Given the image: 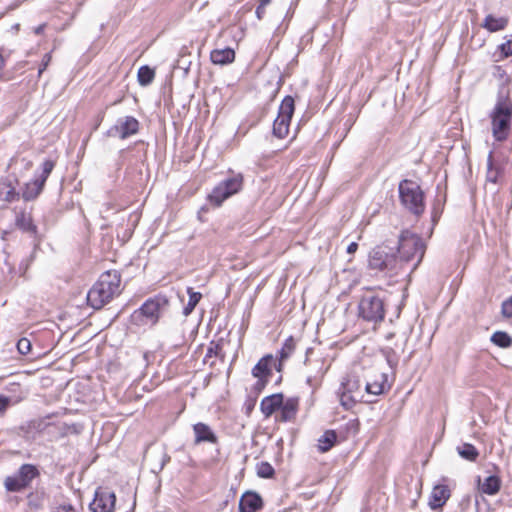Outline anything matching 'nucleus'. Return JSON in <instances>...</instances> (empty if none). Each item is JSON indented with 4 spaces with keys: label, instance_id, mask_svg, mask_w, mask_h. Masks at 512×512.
<instances>
[{
    "label": "nucleus",
    "instance_id": "f257e3e1",
    "mask_svg": "<svg viewBox=\"0 0 512 512\" xmlns=\"http://www.w3.org/2000/svg\"><path fill=\"white\" fill-rule=\"evenodd\" d=\"M300 409L298 396L285 397L283 393H274L265 396L260 402L263 416L274 418L277 423H294Z\"/></svg>",
    "mask_w": 512,
    "mask_h": 512
},
{
    "label": "nucleus",
    "instance_id": "f03ea898",
    "mask_svg": "<svg viewBox=\"0 0 512 512\" xmlns=\"http://www.w3.org/2000/svg\"><path fill=\"white\" fill-rule=\"evenodd\" d=\"M122 277L118 270L103 272L87 294L88 304L98 310L111 302L122 292Z\"/></svg>",
    "mask_w": 512,
    "mask_h": 512
},
{
    "label": "nucleus",
    "instance_id": "7ed1b4c3",
    "mask_svg": "<svg viewBox=\"0 0 512 512\" xmlns=\"http://www.w3.org/2000/svg\"><path fill=\"white\" fill-rule=\"evenodd\" d=\"M363 290L364 293L358 302V317L375 325L380 324L386 314L384 299L371 287Z\"/></svg>",
    "mask_w": 512,
    "mask_h": 512
},
{
    "label": "nucleus",
    "instance_id": "20e7f679",
    "mask_svg": "<svg viewBox=\"0 0 512 512\" xmlns=\"http://www.w3.org/2000/svg\"><path fill=\"white\" fill-rule=\"evenodd\" d=\"M491 132L497 142L508 139L512 126V102L509 99L497 101L490 113Z\"/></svg>",
    "mask_w": 512,
    "mask_h": 512
},
{
    "label": "nucleus",
    "instance_id": "39448f33",
    "mask_svg": "<svg viewBox=\"0 0 512 512\" xmlns=\"http://www.w3.org/2000/svg\"><path fill=\"white\" fill-rule=\"evenodd\" d=\"M399 198L401 204L416 216L425 211V194L421 186L410 179H404L399 183Z\"/></svg>",
    "mask_w": 512,
    "mask_h": 512
},
{
    "label": "nucleus",
    "instance_id": "423d86ee",
    "mask_svg": "<svg viewBox=\"0 0 512 512\" xmlns=\"http://www.w3.org/2000/svg\"><path fill=\"white\" fill-rule=\"evenodd\" d=\"M425 249L426 246L420 236L409 230L402 231L398 245L399 259L401 261L409 262L416 259V265H418L424 256Z\"/></svg>",
    "mask_w": 512,
    "mask_h": 512
},
{
    "label": "nucleus",
    "instance_id": "0eeeda50",
    "mask_svg": "<svg viewBox=\"0 0 512 512\" xmlns=\"http://www.w3.org/2000/svg\"><path fill=\"white\" fill-rule=\"evenodd\" d=\"M243 186L241 174L227 178L215 186L207 196L208 202L215 208L220 207L225 200L238 193Z\"/></svg>",
    "mask_w": 512,
    "mask_h": 512
},
{
    "label": "nucleus",
    "instance_id": "6e6552de",
    "mask_svg": "<svg viewBox=\"0 0 512 512\" xmlns=\"http://www.w3.org/2000/svg\"><path fill=\"white\" fill-rule=\"evenodd\" d=\"M40 475L35 465L23 464L16 473L4 479V487L8 492H22L31 486L32 481Z\"/></svg>",
    "mask_w": 512,
    "mask_h": 512
},
{
    "label": "nucleus",
    "instance_id": "1a4fd4ad",
    "mask_svg": "<svg viewBox=\"0 0 512 512\" xmlns=\"http://www.w3.org/2000/svg\"><path fill=\"white\" fill-rule=\"evenodd\" d=\"M56 166V161L46 159L41 165L42 172L39 177L26 182L21 189V197L24 201H34L44 190L46 181Z\"/></svg>",
    "mask_w": 512,
    "mask_h": 512
},
{
    "label": "nucleus",
    "instance_id": "9d476101",
    "mask_svg": "<svg viewBox=\"0 0 512 512\" xmlns=\"http://www.w3.org/2000/svg\"><path fill=\"white\" fill-rule=\"evenodd\" d=\"M295 111V102L292 96H285L282 100L278 115L273 123V134L283 139L289 134L290 123Z\"/></svg>",
    "mask_w": 512,
    "mask_h": 512
},
{
    "label": "nucleus",
    "instance_id": "9b49d317",
    "mask_svg": "<svg viewBox=\"0 0 512 512\" xmlns=\"http://www.w3.org/2000/svg\"><path fill=\"white\" fill-rule=\"evenodd\" d=\"M398 257L386 247L377 246L369 254L368 265L372 270L384 271L396 268Z\"/></svg>",
    "mask_w": 512,
    "mask_h": 512
},
{
    "label": "nucleus",
    "instance_id": "f8f14e48",
    "mask_svg": "<svg viewBox=\"0 0 512 512\" xmlns=\"http://www.w3.org/2000/svg\"><path fill=\"white\" fill-rule=\"evenodd\" d=\"M14 213V225L17 229L28 233L32 236H36L38 233L37 225L34 223L32 216V209L27 207L15 206L13 208Z\"/></svg>",
    "mask_w": 512,
    "mask_h": 512
},
{
    "label": "nucleus",
    "instance_id": "ddd939ff",
    "mask_svg": "<svg viewBox=\"0 0 512 512\" xmlns=\"http://www.w3.org/2000/svg\"><path fill=\"white\" fill-rule=\"evenodd\" d=\"M116 495L106 488H98L93 501L90 503L92 512H114Z\"/></svg>",
    "mask_w": 512,
    "mask_h": 512
},
{
    "label": "nucleus",
    "instance_id": "4468645a",
    "mask_svg": "<svg viewBox=\"0 0 512 512\" xmlns=\"http://www.w3.org/2000/svg\"><path fill=\"white\" fill-rule=\"evenodd\" d=\"M508 163V158L498 159L495 157L494 152L491 151L487 158V182L497 184L503 177L505 172V166Z\"/></svg>",
    "mask_w": 512,
    "mask_h": 512
},
{
    "label": "nucleus",
    "instance_id": "2eb2a0df",
    "mask_svg": "<svg viewBox=\"0 0 512 512\" xmlns=\"http://www.w3.org/2000/svg\"><path fill=\"white\" fill-rule=\"evenodd\" d=\"M196 444L218 445L216 432L207 424L199 422L193 425Z\"/></svg>",
    "mask_w": 512,
    "mask_h": 512
},
{
    "label": "nucleus",
    "instance_id": "dca6fc26",
    "mask_svg": "<svg viewBox=\"0 0 512 512\" xmlns=\"http://www.w3.org/2000/svg\"><path fill=\"white\" fill-rule=\"evenodd\" d=\"M43 425V430L49 437V439H59L62 438L69 433H72L75 431L73 426L68 425L67 423L63 422L62 420H56L54 422H43L41 421L39 423V427Z\"/></svg>",
    "mask_w": 512,
    "mask_h": 512
},
{
    "label": "nucleus",
    "instance_id": "f3484780",
    "mask_svg": "<svg viewBox=\"0 0 512 512\" xmlns=\"http://www.w3.org/2000/svg\"><path fill=\"white\" fill-rule=\"evenodd\" d=\"M166 303L165 299L159 297L149 298L139 308V312L149 319L152 324H155L159 320L161 307Z\"/></svg>",
    "mask_w": 512,
    "mask_h": 512
},
{
    "label": "nucleus",
    "instance_id": "a211bd4d",
    "mask_svg": "<svg viewBox=\"0 0 512 512\" xmlns=\"http://www.w3.org/2000/svg\"><path fill=\"white\" fill-rule=\"evenodd\" d=\"M450 496L451 491L447 485H436L430 493L428 505L434 511H441Z\"/></svg>",
    "mask_w": 512,
    "mask_h": 512
},
{
    "label": "nucleus",
    "instance_id": "6ab92c4d",
    "mask_svg": "<svg viewBox=\"0 0 512 512\" xmlns=\"http://www.w3.org/2000/svg\"><path fill=\"white\" fill-rule=\"evenodd\" d=\"M18 179L9 176L0 178V201L13 202L20 198L17 191Z\"/></svg>",
    "mask_w": 512,
    "mask_h": 512
},
{
    "label": "nucleus",
    "instance_id": "aec40b11",
    "mask_svg": "<svg viewBox=\"0 0 512 512\" xmlns=\"http://www.w3.org/2000/svg\"><path fill=\"white\" fill-rule=\"evenodd\" d=\"M264 506L262 497L254 491H246L239 500L240 512H258Z\"/></svg>",
    "mask_w": 512,
    "mask_h": 512
},
{
    "label": "nucleus",
    "instance_id": "412c9836",
    "mask_svg": "<svg viewBox=\"0 0 512 512\" xmlns=\"http://www.w3.org/2000/svg\"><path fill=\"white\" fill-rule=\"evenodd\" d=\"M139 125L135 117L126 116L114 127V130L121 139H126L139 131Z\"/></svg>",
    "mask_w": 512,
    "mask_h": 512
},
{
    "label": "nucleus",
    "instance_id": "4be33fe9",
    "mask_svg": "<svg viewBox=\"0 0 512 512\" xmlns=\"http://www.w3.org/2000/svg\"><path fill=\"white\" fill-rule=\"evenodd\" d=\"M478 489L482 494L493 496L496 495L502 486V480L499 475H491L485 479L477 478Z\"/></svg>",
    "mask_w": 512,
    "mask_h": 512
},
{
    "label": "nucleus",
    "instance_id": "5701e85b",
    "mask_svg": "<svg viewBox=\"0 0 512 512\" xmlns=\"http://www.w3.org/2000/svg\"><path fill=\"white\" fill-rule=\"evenodd\" d=\"M273 362V356L267 354L263 356L257 364L252 368V375L255 378L269 379L272 376L271 364Z\"/></svg>",
    "mask_w": 512,
    "mask_h": 512
},
{
    "label": "nucleus",
    "instance_id": "b1692460",
    "mask_svg": "<svg viewBox=\"0 0 512 512\" xmlns=\"http://www.w3.org/2000/svg\"><path fill=\"white\" fill-rule=\"evenodd\" d=\"M235 51L232 48L214 49L210 52V60L215 65H227L235 61Z\"/></svg>",
    "mask_w": 512,
    "mask_h": 512
},
{
    "label": "nucleus",
    "instance_id": "393cba45",
    "mask_svg": "<svg viewBox=\"0 0 512 512\" xmlns=\"http://www.w3.org/2000/svg\"><path fill=\"white\" fill-rule=\"evenodd\" d=\"M509 24V18L506 16L496 17L492 14H488L481 26L491 33L504 30Z\"/></svg>",
    "mask_w": 512,
    "mask_h": 512
},
{
    "label": "nucleus",
    "instance_id": "a878e982",
    "mask_svg": "<svg viewBox=\"0 0 512 512\" xmlns=\"http://www.w3.org/2000/svg\"><path fill=\"white\" fill-rule=\"evenodd\" d=\"M388 388L387 377L384 373H376L371 381L366 383V391L369 394L380 395Z\"/></svg>",
    "mask_w": 512,
    "mask_h": 512
},
{
    "label": "nucleus",
    "instance_id": "bb28decb",
    "mask_svg": "<svg viewBox=\"0 0 512 512\" xmlns=\"http://www.w3.org/2000/svg\"><path fill=\"white\" fill-rule=\"evenodd\" d=\"M225 339L219 338L217 340H212L209 343V346L207 348L206 355L204 357V362H207L210 358H219L220 360L224 361L225 359V352H224V346H225Z\"/></svg>",
    "mask_w": 512,
    "mask_h": 512
},
{
    "label": "nucleus",
    "instance_id": "cd10ccee",
    "mask_svg": "<svg viewBox=\"0 0 512 512\" xmlns=\"http://www.w3.org/2000/svg\"><path fill=\"white\" fill-rule=\"evenodd\" d=\"M360 430V421L358 418L348 420L340 429V440L345 441L350 437H354Z\"/></svg>",
    "mask_w": 512,
    "mask_h": 512
},
{
    "label": "nucleus",
    "instance_id": "c85d7f7f",
    "mask_svg": "<svg viewBox=\"0 0 512 512\" xmlns=\"http://www.w3.org/2000/svg\"><path fill=\"white\" fill-rule=\"evenodd\" d=\"M491 342L500 348L512 346V337L504 331H496L491 336Z\"/></svg>",
    "mask_w": 512,
    "mask_h": 512
},
{
    "label": "nucleus",
    "instance_id": "c756f323",
    "mask_svg": "<svg viewBox=\"0 0 512 512\" xmlns=\"http://www.w3.org/2000/svg\"><path fill=\"white\" fill-rule=\"evenodd\" d=\"M155 78V71L154 69L150 68L147 65L141 66L137 73V79L140 85L147 86Z\"/></svg>",
    "mask_w": 512,
    "mask_h": 512
},
{
    "label": "nucleus",
    "instance_id": "7c9ffc66",
    "mask_svg": "<svg viewBox=\"0 0 512 512\" xmlns=\"http://www.w3.org/2000/svg\"><path fill=\"white\" fill-rule=\"evenodd\" d=\"M319 442L324 445L323 448H331L342 442L340 440V432L337 433L335 430H326L319 439Z\"/></svg>",
    "mask_w": 512,
    "mask_h": 512
},
{
    "label": "nucleus",
    "instance_id": "2f4dec72",
    "mask_svg": "<svg viewBox=\"0 0 512 512\" xmlns=\"http://www.w3.org/2000/svg\"><path fill=\"white\" fill-rule=\"evenodd\" d=\"M187 294L189 295L188 303L184 307L183 313L188 316L193 312L197 304L200 302L202 298V294L200 292H195L192 287L187 288Z\"/></svg>",
    "mask_w": 512,
    "mask_h": 512
},
{
    "label": "nucleus",
    "instance_id": "473e14b6",
    "mask_svg": "<svg viewBox=\"0 0 512 512\" xmlns=\"http://www.w3.org/2000/svg\"><path fill=\"white\" fill-rule=\"evenodd\" d=\"M296 348V341L293 336H289L283 343L279 351L280 363L288 359Z\"/></svg>",
    "mask_w": 512,
    "mask_h": 512
},
{
    "label": "nucleus",
    "instance_id": "72a5a7b5",
    "mask_svg": "<svg viewBox=\"0 0 512 512\" xmlns=\"http://www.w3.org/2000/svg\"><path fill=\"white\" fill-rule=\"evenodd\" d=\"M340 391H345L348 394H355L360 390L359 380L352 376H346L341 382Z\"/></svg>",
    "mask_w": 512,
    "mask_h": 512
},
{
    "label": "nucleus",
    "instance_id": "f704fd0d",
    "mask_svg": "<svg viewBox=\"0 0 512 512\" xmlns=\"http://www.w3.org/2000/svg\"><path fill=\"white\" fill-rule=\"evenodd\" d=\"M256 472L260 478L270 479L275 475L274 468L269 462L261 461L256 464Z\"/></svg>",
    "mask_w": 512,
    "mask_h": 512
},
{
    "label": "nucleus",
    "instance_id": "c9c22d12",
    "mask_svg": "<svg viewBox=\"0 0 512 512\" xmlns=\"http://www.w3.org/2000/svg\"><path fill=\"white\" fill-rule=\"evenodd\" d=\"M339 396H340V403L341 405L345 408V409H350L352 408L357 400L355 398V395L353 394H348L347 392L345 391H340L339 390Z\"/></svg>",
    "mask_w": 512,
    "mask_h": 512
},
{
    "label": "nucleus",
    "instance_id": "e433bc0d",
    "mask_svg": "<svg viewBox=\"0 0 512 512\" xmlns=\"http://www.w3.org/2000/svg\"><path fill=\"white\" fill-rule=\"evenodd\" d=\"M501 314L504 318H512V295L502 302Z\"/></svg>",
    "mask_w": 512,
    "mask_h": 512
},
{
    "label": "nucleus",
    "instance_id": "4c0bfd02",
    "mask_svg": "<svg viewBox=\"0 0 512 512\" xmlns=\"http://www.w3.org/2000/svg\"><path fill=\"white\" fill-rule=\"evenodd\" d=\"M17 349L22 355H27L31 351V342L27 338H21L17 342Z\"/></svg>",
    "mask_w": 512,
    "mask_h": 512
},
{
    "label": "nucleus",
    "instance_id": "58836bf2",
    "mask_svg": "<svg viewBox=\"0 0 512 512\" xmlns=\"http://www.w3.org/2000/svg\"><path fill=\"white\" fill-rule=\"evenodd\" d=\"M499 50L501 52V59L512 56V39L500 44Z\"/></svg>",
    "mask_w": 512,
    "mask_h": 512
},
{
    "label": "nucleus",
    "instance_id": "ea45409f",
    "mask_svg": "<svg viewBox=\"0 0 512 512\" xmlns=\"http://www.w3.org/2000/svg\"><path fill=\"white\" fill-rule=\"evenodd\" d=\"M28 504L32 508H39L41 506V499L37 492H31L27 496Z\"/></svg>",
    "mask_w": 512,
    "mask_h": 512
},
{
    "label": "nucleus",
    "instance_id": "a19ab883",
    "mask_svg": "<svg viewBox=\"0 0 512 512\" xmlns=\"http://www.w3.org/2000/svg\"><path fill=\"white\" fill-rule=\"evenodd\" d=\"M460 456L468 461H475L479 455L477 450H459Z\"/></svg>",
    "mask_w": 512,
    "mask_h": 512
},
{
    "label": "nucleus",
    "instance_id": "79ce46f5",
    "mask_svg": "<svg viewBox=\"0 0 512 512\" xmlns=\"http://www.w3.org/2000/svg\"><path fill=\"white\" fill-rule=\"evenodd\" d=\"M268 382L269 379L257 378L256 383L253 385V391L256 394H260L264 390Z\"/></svg>",
    "mask_w": 512,
    "mask_h": 512
},
{
    "label": "nucleus",
    "instance_id": "37998d69",
    "mask_svg": "<svg viewBox=\"0 0 512 512\" xmlns=\"http://www.w3.org/2000/svg\"><path fill=\"white\" fill-rule=\"evenodd\" d=\"M52 60V56L50 53H46L43 58L42 62L40 64V67L38 69V75L41 76V74L47 69L48 65L50 64Z\"/></svg>",
    "mask_w": 512,
    "mask_h": 512
},
{
    "label": "nucleus",
    "instance_id": "c03bdc74",
    "mask_svg": "<svg viewBox=\"0 0 512 512\" xmlns=\"http://www.w3.org/2000/svg\"><path fill=\"white\" fill-rule=\"evenodd\" d=\"M11 404V399L7 396L0 395V414L4 415Z\"/></svg>",
    "mask_w": 512,
    "mask_h": 512
},
{
    "label": "nucleus",
    "instance_id": "a18cd8bd",
    "mask_svg": "<svg viewBox=\"0 0 512 512\" xmlns=\"http://www.w3.org/2000/svg\"><path fill=\"white\" fill-rule=\"evenodd\" d=\"M271 2V0H260L259 5L256 8V15L258 19H262L265 13L266 6Z\"/></svg>",
    "mask_w": 512,
    "mask_h": 512
},
{
    "label": "nucleus",
    "instance_id": "49530a36",
    "mask_svg": "<svg viewBox=\"0 0 512 512\" xmlns=\"http://www.w3.org/2000/svg\"><path fill=\"white\" fill-rule=\"evenodd\" d=\"M6 73V59L2 52L0 51V81L5 79Z\"/></svg>",
    "mask_w": 512,
    "mask_h": 512
},
{
    "label": "nucleus",
    "instance_id": "de8ad7c7",
    "mask_svg": "<svg viewBox=\"0 0 512 512\" xmlns=\"http://www.w3.org/2000/svg\"><path fill=\"white\" fill-rule=\"evenodd\" d=\"M53 512H78L72 505H60Z\"/></svg>",
    "mask_w": 512,
    "mask_h": 512
},
{
    "label": "nucleus",
    "instance_id": "09e8293b",
    "mask_svg": "<svg viewBox=\"0 0 512 512\" xmlns=\"http://www.w3.org/2000/svg\"><path fill=\"white\" fill-rule=\"evenodd\" d=\"M358 249V244L356 242H352L347 247L348 254H354Z\"/></svg>",
    "mask_w": 512,
    "mask_h": 512
},
{
    "label": "nucleus",
    "instance_id": "8fccbe9b",
    "mask_svg": "<svg viewBox=\"0 0 512 512\" xmlns=\"http://www.w3.org/2000/svg\"><path fill=\"white\" fill-rule=\"evenodd\" d=\"M255 402H256L255 399L249 401V403L247 404V410L248 411H250V410H252L254 408Z\"/></svg>",
    "mask_w": 512,
    "mask_h": 512
},
{
    "label": "nucleus",
    "instance_id": "3c124183",
    "mask_svg": "<svg viewBox=\"0 0 512 512\" xmlns=\"http://www.w3.org/2000/svg\"><path fill=\"white\" fill-rule=\"evenodd\" d=\"M10 386L11 388H9V391H16V389H20L19 383H12Z\"/></svg>",
    "mask_w": 512,
    "mask_h": 512
},
{
    "label": "nucleus",
    "instance_id": "603ef678",
    "mask_svg": "<svg viewBox=\"0 0 512 512\" xmlns=\"http://www.w3.org/2000/svg\"><path fill=\"white\" fill-rule=\"evenodd\" d=\"M33 166V162L31 160H27L26 161V169L29 170L31 169Z\"/></svg>",
    "mask_w": 512,
    "mask_h": 512
},
{
    "label": "nucleus",
    "instance_id": "864d4df0",
    "mask_svg": "<svg viewBox=\"0 0 512 512\" xmlns=\"http://www.w3.org/2000/svg\"><path fill=\"white\" fill-rule=\"evenodd\" d=\"M24 399L23 396H19L17 399L14 400V403H19Z\"/></svg>",
    "mask_w": 512,
    "mask_h": 512
},
{
    "label": "nucleus",
    "instance_id": "5fc2aeb1",
    "mask_svg": "<svg viewBox=\"0 0 512 512\" xmlns=\"http://www.w3.org/2000/svg\"><path fill=\"white\" fill-rule=\"evenodd\" d=\"M464 448H468V449H471V448H474L471 444H465L464 445Z\"/></svg>",
    "mask_w": 512,
    "mask_h": 512
},
{
    "label": "nucleus",
    "instance_id": "6e6d98bb",
    "mask_svg": "<svg viewBox=\"0 0 512 512\" xmlns=\"http://www.w3.org/2000/svg\"><path fill=\"white\" fill-rule=\"evenodd\" d=\"M280 457H281V453H280V451H278L277 452V460L280 459Z\"/></svg>",
    "mask_w": 512,
    "mask_h": 512
}]
</instances>
